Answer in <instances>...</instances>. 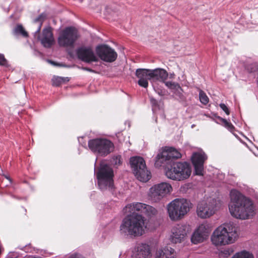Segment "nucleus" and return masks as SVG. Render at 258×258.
<instances>
[{
	"instance_id": "nucleus-1",
	"label": "nucleus",
	"mask_w": 258,
	"mask_h": 258,
	"mask_svg": "<svg viewBox=\"0 0 258 258\" xmlns=\"http://www.w3.org/2000/svg\"><path fill=\"white\" fill-rule=\"evenodd\" d=\"M124 212L130 213L122 221L119 233L124 238H132L143 234L146 226L145 218L142 215L152 217L157 214L153 207L142 203H133L124 208Z\"/></svg>"
},
{
	"instance_id": "nucleus-2",
	"label": "nucleus",
	"mask_w": 258,
	"mask_h": 258,
	"mask_svg": "<svg viewBox=\"0 0 258 258\" xmlns=\"http://www.w3.org/2000/svg\"><path fill=\"white\" fill-rule=\"evenodd\" d=\"M229 198L228 209L233 217L240 220H247L255 215V206L249 198L235 189L230 191Z\"/></svg>"
},
{
	"instance_id": "nucleus-3",
	"label": "nucleus",
	"mask_w": 258,
	"mask_h": 258,
	"mask_svg": "<svg viewBox=\"0 0 258 258\" xmlns=\"http://www.w3.org/2000/svg\"><path fill=\"white\" fill-rule=\"evenodd\" d=\"M236 228L230 223L218 227L213 232L211 242L216 246L234 243L238 238Z\"/></svg>"
},
{
	"instance_id": "nucleus-4",
	"label": "nucleus",
	"mask_w": 258,
	"mask_h": 258,
	"mask_svg": "<svg viewBox=\"0 0 258 258\" xmlns=\"http://www.w3.org/2000/svg\"><path fill=\"white\" fill-rule=\"evenodd\" d=\"M192 204L184 199H176L167 205V212L172 221L182 219L191 208Z\"/></svg>"
},
{
	"instance_id": "nucleus-5",
	"label": "nucleus",
	"mask_w": 258,
	"mask_h": 258,
	"mask_svg": "<svg viewBox=\"0 0 258 258\" xmlns=\"http://www.w3.org/2000/svg\"><path fill=\"white\" fill-rule=\"evenodd\" d=\"M96 177L99 188L102 191L112 190L114 188V172L113 169L104 163L100 164L96 172Z\"/></svg>"
},
{
	"instance_id": "nucleus-6",
	"label": "nucleus",
	"mask_w": 258,
	"mask_h": 258,
	"mask_svg": "<svg viewBox=\"0 0 258 258\" xmlns=\"http://www.w3.org/2000/svg\"><path fill=\"white\" fill-rule=\"evenodd\" d=\"M189 163L186 162L173 163L170 167H167L165 175L168 178L173 180L181 181L188 178L191 174Z\"/></svg>"
},
{
	"instance_id": "nucleus-7",
	"label": "nucleus",
	"mask_w": 258,
	"mask_h": 258,
	"mask_svg": "<svg viewBox=\"0 0 258 258\" xmlns=\"http://www.w3.org/2000/svg\"><path fill=\"white\" fill-rule=\"evenodd\" d=\"M88 147L90 150L98 156L105 157L114 150V146L110 140L104 138L90 140Z\"/></svg>"
},
{
	"instance_id": "nucleus-8",
	"label": "nucleus",
	"mask_w": 258,
	"mask_h": 258,
	"mask_svg": "<svg viewBox=\"0 0 258 258\" xmlns=\"http://www.w3.org/2000/svg\"><path fill=\"white\" fill-rule=\"evenodd\" d=\"M130 162L134 174L139 180L146 182L151 178V173L147 170L145 161L142 157H132Z\"/></svg>"
},
{
	"instance_id": "nucleus-9",
	"label": "nucleus",
	"mask_w": 258,
	"mask_h": 258,
	"mask_svg": "<svg viewBox=\"0 0 258 258\" xmlns=\"http://www.w3.org/2000/svg\"><path fill=\"white\" fill-rule=\"evenodd\" d=\"M219 204L220 201L215 199L209 198L201 201L198 204L197 214L202 219L208 218L215 214Z\"/></svg>"
},
{
	"instance_id": "nucleus-10",
	"label": "nucleus",
	"mask_w": 258,
	"mask_h": 258,
	"mask_svg": "<svg viewBox=\"0 0 258 258\" xmlns=\"http://www.w3.org/2000/svg\"><path fill=\"white\" fill-rule=\"evenodd\" d=\"M172 190V187L170 184L166 182H162L154 184L149 190L148 197L150 199L157 202L160 201Z\"/></svg>"
},
{
	"instance_id": "nucleus-11",
	"label": "nucleus",
	"mask_w": 258,
	"mask_h": 258,
	"mask_svg": "<svg viewBox=\"0 0 258 258\" xmlns=\"http://www.w3.org/2000/svg\"><path fill=\"white\" fill-rule=\"evenodd\" d=\"M79 37L78 32L74 27H67L61 30L58 37V43L63 47H72Z\"/></svg>"
},
{
	"instance_id": "nucleus-12",
	"label": "nucleus",
	"mask_w": 258,
	"mask_h": 258,
	"mask_svg": "<svg viewBox=\"0 0 258 258\" xmlns=\"http://www.w3.org/2000/svg\"><path fill=\"white\" fill-rule=\"evenodd\" d=\"M95 51L97 56L105 62H112L117 57V54L114 49L106 44L97 46Z\"/></svg>"
},
{
	"instance_id": "nucleus-13",
	"label": "nucleus",
	"mask_w": 258,
	"mask_h": 258,
	"mask_svg": "<svg viewBox=\"0 0 258 258\" xmlns=\"http://www.w3.org/2000/svg\"><path fill=\"white\" fill-rule=\"evenodd\" d=\"M181 155L177 150L172 147H165L156 157L157 160L160 161L162 163L169 164L171 165L173 160L180 158Z\"/></svg>"
},
{
	"instance_id": "nucleus-14",
	"label": "nucleus",
	"mask_w": 258,
	"mask_h": 258,
	"mask_svg": "<svg viewBox=\"0 0 258 258\" xmlns=\"http://www.w3.org/2000/svg\"><path fill=\"white\" fill-rule=\"evenodd\" d=\"M211 229L209 225L204 222L198 227L191 237V241L194 244H198L203 242L208 237Z\"/></svg>"
},
{
	"instance_id": "nucleus-15",
	"label": "nucleus",
	"mask_w": 258,
	"mask_h": 258,
	"mask_svg": "<svg viewBox=\"0 0 258 258\" xmlns=\"http://www.w3.org/2000/svg\"><path fill=\"white\" fill-rule=\"evenodd\" d=\"M189 226L184 224H178L173 227L170 235V240L174 243H181L189 231Z\"/></svg>"
},
{
	"instance_id": "nucleus-16",
	"label": "nucleus",
	"mask_w": 258,
	"mask_h": 258,
	"mask_svg": "<svg viewBox=\"0 0 258 258\" xmlns=\"http://www.w3.org/2000/svg\"><path fill=\"white\" fill-rule=\"evenodd\" d=\"M207 159V155L203 151L193 153L191 156V161L194 166L195 173L197 175H203L204 163Z\"/></svg>"
},
{
	"instance_id": "nucleus-17",
	"label": "nucleus",
	"mask_w": 258,
	"mask_h": 258,
	"mask_svg": "<svg viewBox=\"0 0 258 258\" xmlns=\"http://www.w3.org/2000/svg\"><path fill=\"white\" fill-rule=\"evenodd\" d=\"M77 54L79 59L87 63L96 62L98 60L92 48L89 46L79 48L77 50Z\"/></svg>"
},
{
	"instance_id": "nucleus-18",
	"label": "nucleus",
	"mask_w": 258,
	"mask_h": 258,
	"mask_svg": "<svg viewBox=\"0 0 258 258\" xmlns=\"http://www.w3.org/2000/svg\"><path fill=\"white\" fill-rule=\"evenodd\" d=\"M136 76L138 79L139 85L145 88H147L149 80L151 81V70L138 69L136 71Z\"/></svg>"
},
{
	"instance_id": "nucleus-19",
	"label": "nucleus",
	"mask_w": 258,
	"mask_h": 258,
	"mask_svg": "<svg viewBox=\"0 0 258 258\" xmlns=\"http://www.w3.org/2000/svg\"><path fill=\"white\" fill-rule=\"evenodd\" d=\"M136 249L135 258H150L151 250L149 245L145 243L139 244Z\"/></svg>"
},
{
	"instance_id": "nucleus-20",
	"label": "nucleus",
	"mask_w": 258,
	"mask_h": 258,
	"mask_svg": "<svg viewBox=\"0 0 258 258\" xmlns=\"http://www.w3.org/2000/svg\"><path fill=\"white\" fill-rule=\"evenodd\" d=\"M175 252L173 248L165 246L157 250L155 258H176Z\"/></svg>"
},
{
	"instance_id": "nucleus-21",
	"label": "nucleus",
	"mask_w": 258,
	"mask_h": 258,
	"mask_svg": "<svg viewBox=\"0 0 258 258\" xmlns=\"http://www.w3.org/2000/svg\"><path fill=\"white\" fill-rule=\"evenodd\" d=\"M151 82L159 81L165 82L168 77L167 72L162 69L151 70Z\"/></svg>"
},
{
	"instance_id": "nucleus-22",
	"label": "nucleus",
	"mask_w": 258,
	"mask_h": 258,
	"mask_svg": "<svg viewBox=\"0 0 258 258\" xmlns=\"http://www.w3.org/2000/svg\"><path fill=\"white\" fill-rule=\"evenodd\" d=\"M41 43L45 47H50L54 42L52 33L49 28L43 30L42 36L40 39Z\"/></svg>"
},
{
	"instance_id": "nucleus-23",
	"label": "nucleus",
	"mask_w": 258,
	"mask_h": 258,
	"mask_svg": "<svg viewBox=\"0 0 258 258\" xmlns=\"http://www.w3.org/2000/svg\"><path fill=\"white\" fill-rule=\"evenodd\" d=\"M231 258H254L253 254L246 250L235 253Z\"/></svg>"
},
{
	"instance_id": "nucleus-24",
	"label": "nucleus",
	"mask_w": 258,
	"mask_h": 258,
	"mask_svg": "<svg viewBox=\"0 0 258 258\" xmlns=\"http://www.w3.org/2000/svg\"><path fill=\"white\" fill-rule=\"evenodd\" d=\"M14 34L16 36L21 35L24 37H27L28 35L27 32L21 24H18L16 26L14 29Z\"/></svg>"
},
{
	"instance_id": "nucleus-25",
	"label": "nucleus",
	"mask_w": 258,
	"mask_h": 258,
	"mask_svg": "<svg viewBox=\"0 0 258 258\" xmlns=\"http://www.w3.org/2000/svg\"><path fill=\"white\" fill-rule=\"evenodd\" d=\"M164 83L168 88L174 92L177 91L179 89L181 90L180 85L177 83L172 82L171 81H165Z\"/></svg>"
},
{
	"instance_id": "nucleus-26",
	"label": "nucleus",
	"mask_w": 258,
	"mask_h": 258,
	"mask_svg": "<svg viewBox=\"0 0 258 258\" xmlns=\"http://www.w3.org/2000/svg\"><path fill=\"white\" fill-rule=\"evenodd\" d=\"M217 118L221 121L223 124V125L227 128L228 130L232 132L233 131L234 127L232 123L229 121H228L226 119H224L220 116H218Z\"/></svg>"
},
{
	"instance_id": "nucleus-27",
	"label": "nucleus",
	"mask_w": 258,
	"mask_h": 258,
	"mask_svg": "<svg viewBox=\"0 0 258 258\" xmlns=\"http://www.w3.org/2000/svg\"><path fill=\"white\" fill-rule=\"evenodd\" d=\"M199 99L201 103L207 105L209 102V99L206 94L202 90L199 92Z\"/></svg>"
},
{
	"instance_id": "nucleus-28",
	"label": "nucleus",
	"mask_w": 258,
	"mask_h": 258,
	"mask_svg": "<svg viewBox=\"0 0 258 258\" xmlns=\"http://www.w3.org/2000/svg\"><path fill=\"white\" fill-rule=\"evenodd\" d=\"M66 79L60 77H54L52 79V85L54 86H58L64 82Z\"/></svg>"
},
{
	"instance_id": "nucleus-29",
	"label": "nucleus",
	"mask_w": 258,
	"mask_h": 258,
	"mask_svg": "<svg viewBox=\"0 0 258 258\" xmlns=\"http://www.w3.org/2000/svg\"><path fill=\"white\" fill-rule=\"evenodd\" d=\"M90 7L91 9H94V10L97 13H99L101 11V6L99 5L98 2L96 0H93L91 1Z\"/></svg>"
},
{
	"instance_id": "nucleus-30",
	"label": "nucleus",
	"mask_w": 258,
	"mask_h": 258,
	"mask_svg": "<svg viewBox=\"0 0 258 258\" xmlns=\"http://www.w3.org/2000/svg\"><path fill=\"white\" fill-rule=\"evenodd\" d=\"M112 163L114 165L117 166L121 164V156L117 155L114 156L112 158Z\"/></svg>"
},
{
	"instance_id": "nucleus-31",
	"label": "nucleus",
	"mask_w": 258,
	"mask_h": 258,
	"mask_svg": "<svg viewBox=\"0 0 258 258\" xmlns=\"http://www.w3.org/2000/svg\"><path fill=\"white\" fill-rule=\"evenodd\" d=\"M225 256H228L230 255L233 252V249L232 248H225L221 251Z\"/></svg>"
},
{
	"instance_id": "nucleus-32",
	"label": "nucleus",
	"mask_w": 258,
	"mask_h": 258,
	"mask_svg": "<svg viewBox=\"0 0 258 258\" xmlns=\"http://www.w3.org/2000/svg\"><path fill=\"white\" fill-rule=\"evenodd\" d=\"M220 108L225 112L227 115H229L230 111L228 107L224 103L220 104Z\"/></svg>"
},
{
	"instance_id": "nucleus-33",
	"label": "nucleus",
	"mask_w": 258,
	"mask_h": 258,
	"mask_svg": "<svg viewBox=\"0 0 258 258\" xmlns=\"http://www.w3.org/2000/svg\"><path fill=\"white\" fill-rule=\"evenodd\" d=\"M150 102L152 106V108H153L152 109H153V111H154L157 106L158 102L156 99H155L153 97H150Z\"/></svg>"
},
{
	"instance_id": "nucleus-34",
	"label": "nucleus",
	"mask_w": 258,
	"mask_h": 258,
	"mask_svg": "<svg viewBox=\"0 0 258 258\" xmlns=\"http://www.w3.org/2000/svg\"><path fill=\"white\" fill-rule=\"evenodd\" d=\"M7 64V60L5 58L4 55L0 53V65L6 66Z\"/></svg>"
},
{
	"instance_id": "nucleus-35",
	"label": "nucleus",
	"mask_w": 258,
	"mask_h": 258,
	"mask_svg": "<svg viewBox=\"0 0 258 258\" xmlns=\"http://www.w3.org/2000/svg\"><path fill=\"white\" fill-rule=\"evenodd\" d=\"M112 11H113L112 8L109 6H106L104 9L103 14L105 15H111L112 14Z\"/></svg>"
},
{
	"instance_id": "nucleus-36",
	"label": "nucleus",
	"mask_w": 258,
	"mask_h": 258,
	"mask_svg": "<svg viewBox=\"0 0 258 258\" xmlns=\"http://www.w3.org/2000/svg\"><path fill=\"white\" fill-rule=\"evenodd\" d=\"M68 258H82L80 254L77 253H73L71 254Z\"/></svg>"
},
{
	"instance_id": "nucleus-37",
	"label": "nucleus",
	"mask_w": 258,
	"mask_h": 258,
	"mask_svg": "<svg viewBox=\"0 0 258 258\" xmlns=\"http://www.w3.org/2000/svg\"><path fill=\"white\" fill-rule=\"evenodd\" d=\"M82 70H85V71H88V72H92V73H95V72L92 69H90L89 68H87V67H83V68H82Z\"/></svg>"
},
{
	"instance_id": "nucleus-38",
	"label": "nucleus",
	"mask_w": 258,
	"mask_h": 258,
	"mask_svg": "<svg viewBox=\"0 0 258 258\" xmlns=\"http://www.w3.org/2000/svg\"><path fill=\"white\" fill-rule=\"evenodd\" d=\"M48 62H49V63H50L51 64H53V65H54V66H62V65H61V64H57L56 63H55V62L52 61H51V60H48Z\"/></svg>"
},
{
	"instance_id": "nucleus-39",
	"label": "nucleus",
	"mask_w": 258,
	"mask_h": 258,
	"mask_svg": "<svg viewBox=\"0 0 258 258\" xmlns=\"http://www.w3.org/2000/svg\"><path fill=\"white\" fill-rule=\"evenodd\" d=\"M40 29H41V25H40L38 26V29L37 30L36 33H39L40 32Z\"/></svg>"
},
{
	"instance_id": "nucleus-40",
	"label": "nucleus",
	"mask_w": 258,
	"mask_h": 258,
	"mask_svg": "<svg viewBox=\"0 0 258 258\" xmlns=\"http://www.w3.org/2000/svg\"><path fill=\"white\" fill-rule=\"evenodd\" d=\"M251 24H249V23H247V27L248 28V29H251L252 28V27L251 26Z\"/></svg>"
},
{
	"instance_id": "nucleus-41",
	"label": "nucleus",
	"mask_w": 258,
	"mask_h": 258,
	"mask_svg": "<svg viewBox=\"0 0 258 258\" xmlns=\"http://www.w3.org/2000/svg\"><path fill=\"white\" fill-rule=\"evenodd\" d=\"M6 178H7L8 179H9V180L11 182V179H10V178H9V177H6Z\"/></svg>"
},
{
	"instance_id": "nucleus-42",
	"label": "nucleus",
	"mask_w": 258,
	"mask_h": 258,
	"mask_svg": "<svg viewBox=\"0 0 258 258\" xmlns=\"http://www.w3.org/2000/svg\"><path fill=\"white\" fill-rule=\"evenodd\" d=\"M39 16L42 17V16H43V14H41V15H40Z\"/></svg>"
},
{
	"instance_id": "nucleus-43",
	"label": "nucleus",
	"mask_w": 258,
	"mask_h": 258,
	"mask_svg": "<svg viewBox=\"0 0 258 258\" xmlns=\"http://www.w3.org/2000/svg\"><path fill=\"white\" fill-rule=\"evenodd\" d=\"M41 18V17H38V18L36 19V21H38L39 18Z\"/></svg>"
}]
</instances>
